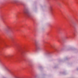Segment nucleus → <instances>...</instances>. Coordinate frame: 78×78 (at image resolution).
<instances>
[{"instance_id": "nucleus-1", "label": "nucleus", "mask_w": 78, "mask_h": 78, "mask_svg": "<svg viewBox=\"0 0 78 78\" xmlns=\"http://www.w3.org/2000/svg\"><path fill=\"white\" fill-rule=\"evenodd\" d=\"M50 10L51 11H52V9H53V8H52V7H50Z\"/></svg>"}, {"instance_id": "nucleus-2", "label": "nucleus", "mask_w": 78, "mask_h": 78, "mask_svg": "<svg viewBox=\"0 0 78 78\" xmlns=\"http://www.w3.org/2000/svg\"><path fill=\"white\" fill-rule=\"evenodd\" d=\"M5 58H8V56H5Z\"/></svg>"}, {"instance_id": "nucleus-3", "label": "nucleus", "mask_w": 78, "mask_h": 78, "mask_svg": "<svg viewBox=\"0 0 78 78\" xmlns=\"http://www.w3.org/2000/svg\"><path fill=\"white\" fill-rule=\"evenodd\" d=\"M8 29L9 30V29H10V28H9V27H8Z\"/></svg>"}]
</instances>
